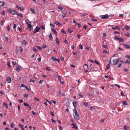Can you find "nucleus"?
<instances>
[{
  "label": "nucleus",
  "instance_id": "nucleus-1",
  "mask_svg": "<svg viewBox=\"0 0 130 130\" xmlns=\"http://www.w3.org/2000/svg\"><path fill=\"white\" fill-rule=\"evenodd\" d=\"M121 57H119L116 60L113 59V62L112 64H111L112 65H116L121 60Z\"/></svg>",
  "mask_w": 130,
  "mask_h": 130
},
{
  "label": "nucleus",
  "instance_id": "nucleus-53",
  "mask_svg": "<svg viewBox=\"0 0 130 130\" xmlns=\"http://www.w3.org/2000/svg\"><path fill=\"white\" fill-rule=\"evenodd\" d=\"M7 65L8 66V67H10V68L11 67V65L10 63H9V62H7Z\"/></svg>",
  "mask_w": 130,
  "mask_h": 130
},
{
  "label": "nucleus",
  "instance_id": "nucleus-11",
  "mask_svg": "<svg viewBox=\"0 0 130 130\" xmlns=\"http://www.w3.org/2000/svg\"><path fill=\"white\" fill-rule=\"evenodd\" d=\"M55 24L56 25H57L59 26H61V24L58 21H56L55 22Z\"/></svg>",
  "mask_w": 130,
  "mask_h": 130
},
{
  "label": "nucleus",
  "instance_id": "nucleus-37",
  "mask_svg": "<svg viewBox=\"0 0 130 130\" xmlns=\"http://www.w3.org/2000/svg\"><path fill=\"white\" fill-rule=\"evenodd\" d=\"M34 100L35 101H39V99L38 98H37L35 97L34 98Z\"/></svg>",
  "mask_w": 130,
  "mask_h": 130
},
{
  "label": "nucleus",
  "instance_id": "nucleus-19",
  "mask_svg": "<svg viewBox=\"0 0 130 130\" xmlns=\"http://www.w3.org/2000/svg\"><path fill=\"white\" fill-rule=\"evenodd\" d=\"M16 7L17 8H18L19 9L22 10L23 9V8H22L21 7H19L17 5H16Z\"/></svg>",
  "mask_w": 130,
  "mask_h": 130
},
{
  "label": "nucleus",
  "instance_id": "nucleus-2",
  "mask_svg": "<svg viewBox=\"0 0 130 130\" xmlns=\"http://www.w3.org/2000/svg\"><path fill=\"white\" fill-rule=\"evenodd\" d=\"M101 18L103 19H108L109 16L108 14H107L104 15H103L101 16Z\"/></svg>",
  "mask_w": 130,
  "mask_h": 130
},
{
  "label": "nucleus",
  "instance_id": "nucleus-55",
  "mask_svg": "<svg viewBox=\"0 0 130 130\" xmlns=\"http://www.w3.org/2000/svg\"><path fill=\"white\" fill-rule=\"evenodd\" d=\"M18 101L20 103H21L23 102V100L22 99H21L20 100H18Z\"/></svg>",
  "mask_w": 130,
  "mask_h": 130
},
{
  "label": "nucleus",
  "instance_id": "nucleus-36",
  "mask_svg": "<svg viewBox=\"0 0 130 130\" xmlns=\"http://www.w3.org/2000/svg\"><path fill=\"white\" fill-rule=\"evenodd\" d=\"M73 111L74 113H77V110L75 108L73 109Z\"/></svg>",
  "mask_w": 130,
  "mask_h": 130
},
{
  "label": "nucleus",
  "instance_id": "nucleus-12",
  "mask_svg": "<svg viewBox=\"0 0 130 130\" xmlns=\"http://www.w3.org/2000/svg\"><path fill=\"white\" fill-rule=\"evenodd\" d=\"M73 104L74 107H76L77 105V102H74L73 103Z\"/></svg>",
  "mask_w": 130,
  "mask_h": 130
},
{
  "label": "nucleus",
  "instance_id": "nucleus-6",
  "mask_svg": "<svg viewBox=\"0 0 130 130\" xmlns=\"http://www.w3.org/2000/svg\"><path fill=\"white\" fill-rule=\"evenodd\" d=\"M57 78L58 80L60 81V83H61L62 84H64V82L61 81V77L60 76H58L57 77Z\"/></svg>",
  "mask_w": 130,
  "mask_h": 130
},
{
  "label": "nucleus",
  "instance_id": "nucleus-27",
  "mask_svg": "<svg viewBox=\"0 0 130 130\" xmlns=\"http://www.w3.org/2000/svg\"><path fill=\"white\" fill-rule=\"evenodd\" d=\"M24 105L25 106L27 107H29V106L28 104L26 103L25 102L24 103Z\"/></svg>",
  "mask_w": 130,
  "mask_h": 130
},
{
  "label": "nucleus",
  "instance_id": "nucleus-60",
  "mask_svg": "<svg viewBox=\"0 0 130 130\" xmlns=\"http://www.w3.org/2000/svg\"><path fill=\"white\" fill-rule=\"evenodd\" d=\"M16 70L18 71H20V69L19 67L17 68Z\"/></svg>",
  "mask_w": 130,
  "mask_h": 130
},
{
  "label": "nucleus",
  "instance_id": "nucleus-21",
  "mask_svg": "<svg viewBox=\"0 0 130 130\" xmlns=\"http://www.w3.org/2000/svg\"><path fill=\"white\" fill-rule=\"evenodd\" d=\"M110 64H108L107 65L106 68L107 69H109L110 68Z\"/></svg>",
  "mask_w": 130,
  "mask_h": 130
},
{
  "label": "nucleus",
  "instance_id": "nucleus-8",
  "mask_svg": "<svg viewBox=\"0 0 130 130\" xmlns=\"http://www.w3.org/2000/svg\"><path fill=\"white\" fill-rule=\"evenodd\" d=\"M71 125L73 126L72 128H75V129H77V127L76 125V124L74 123H72Z\"/></svg>",
  "mask_w": 130,
  "mask_h": 130
},
{
  "label": "nucleus",
  "instance_id": "nucleus-9",
  "mask_svg": "<svg viewBox=\"0 0 130 130\" xmlns=\"http://www.w3.org/2000/svg\"><path fill=\"white\" fill-rule=\"evenodd\" d=\"M52 31L56 35V36H57V32L55 30L54 28H53L52 29Z\"/></svg>",
  "mask_w": 130,
  "mask_h": 130
},
{
  "label": "nucleus",
  "instance_id": "nucleus-18",
  "mask_svg": "<svg viewBox=\"0 0 130 130\" xmlns=\"http://www.w3.org/2000/svg\"><path fill=\"white\" fill-rule=\"evenodd\" d=\"M125 105H126L127 104V103L125 101H123L122 102Z\"/></svg>",
  "mask_w": 130,
  "mask_h": 130
},
{
  "label": "nucleus",
  "instance_id": "nucleus-45",
  "mask_svg": "<svg viewBox=\"0 0 130 130\" xmlns=\"http://www.w3.org/2000/svg\"><path fill=\"white\" fill-rule=\"evenodd\" d=\"M36 47H37V48H38L40 50H42V48H41V47L39 46H36Z\"/></svg>",
  "mask_w": 130,
  "mask_h": 130
},
{
  "label": "nucleus",
  "instance_id": "nucleus-10",
  "mask_svg": "<svg viewBox=\"0 0 130 130\" xmlns=\"http://www.w3.org/2000/svg\"><path fill=\"white\" fill-rule=\"evenodd\" d=\"M3 105L7 109H8V106L7 104L5 102H4L3 103Z\"/></svg>",
  "mask_w": 130,
  "mask_h": 130
},
{
  "label": "nucleus",
  "instance_id": "nucleus-4",
  "mask_svg": "<svg viewBox=\"0 0 130 130\" xmlns=\"http://www.w3.org/2000/svg\"><path fill=\"white\" fill-rule=\"evenodd\" d=\"M74 115V118L76 120H78L79 119V116L77 113H75Z\"/></svg>",
  "mask_w": 130,
  "mask_h": 130
},
{
  "label": "nucleus",
  "instance_id": "nucleus-31",
  "mask_svg": "<svg viewBox=\"0 0 130 130\" xmlns=\"http://www.w3.org/2000/svg\"><path fill=\"white\" fill-rule=\"evenodd\" d=\"M40 27L42 28L43 30L45 29V26H43V25H41Z\"/></svg>",
  "mask_w": 130,
  "mask_h": 130
},
{
  "label": "nucleus",
  "instance_id": "nucleus-41",
  "mask_svg": "<svg viewBox=\"0 0 130 130\" xmlns=\"http://www.w3.org/2000/svg\"><path fill=\"white\" fill-rule=\"evenodd\" d=\"M46 70L48 71H51V69L49 67H46Z\"/></svg>",
  "mask_w": 130,
  "mask_h": 130
},
{
  "label": "nucleus",
  "instance_id": "nucleus-17",
  "mask_svg": "<svg viewBox=\"0 0 130 130\" xmlns=\"http://www.w3.org/2000/svg\"><path fill=\"white\" fill-rule=\"evenodd\" d=\"M124 29L126 30H128L130 28V26H124Z\"/></svg>",
  "mask_w": 130,
  "mask_h": 130
},
{
  "label": "nucleus",
  "instance_id": "nucleus-54",
  "mask_svg": "<svg viewBox=\"0 0 130 130\" xmlns=\"http://www.w3.org/2000/svg\"><path fill=\"white\" fill-rule=\"evenodd\" d=\"M83 28L85 29H86L87 28V26L86 25H85L83 27Z\"/></svg>",
  "mask_w": 130,
  "mask_h": 130
},
{
  "label": "nucleus",
  "instance_id": "nucleus-7",
  "mask_svg": "<svg viewBox=\"0 0 130 130\" xmlns=\"http://www.w3.org/2000/svg\"><path fill=\"white\" fill-rule=\"evenodd\" d=\"M122 45L125 46V47L127 49H129L130 48V46L128 45H127L123 43Z\"/></svg>",
  "mask_w": 130,
  "mask_h": 130
},
{
  "label": "nucleus",
  "instance_id": "nucleus-43",
  "mask_svg": "<svg viewBox=\"0 0 130 130\" xmlns=\"http://www.w3.org/2000/svg\"><path fill=\"white\" fill-rule=\"evenodd\" d=\"M126 57V58H127L129 59H130V56H129V55H127Z\"/></svg>",
  "mask_w": 130,
  "mask_h": 130
},
{
  "label": "nucleus",
  "instance_id": "nucleus-20",
  "mask_svg": "<svg viewBox=\"0 0 130 130\" xmlns=\"http://www.w3.org/2000/svg\"><path fill=\"white\" fill-rule=\"evenodd\" d=\"M79 48L81 50H82L83 49V45L82 44L79 45Z\"/></svg>",
  "mask_w": 130,
  "mask_h": 130
},
{
  "label": "nucleus",
  "instance_id": "nucleus-33",
  "mask_svg": "<svg viewBox=\"0 0 130 130\" xmlns=\"http://www.w3.org/2000/svg\"><path fill=\"white\" fill-rule=\"evenodd\" d=\"M95 62L96 64L99 65H100L101 64L99 63V62L98 61H97L96 60H95Z\"/></svg>",
  "mask_w": 130,
  "mask_h": 130
},
{
  "label": "nucleus",
  "instance_id": "nucleus-39",
  "mask_svg": "<svg viewBox=\"0 0 130 130\" xmlns=\"http://www.w3.org/2000/svg\"><path fill=\"white\" fill-rule=\"evenodd\" d=\"M91 20L92 21L94 22H96L98 21L97 19H95L94 18L92 19Z\"/></svg>",
  "mask_w": 130,
  "mask_h": 130
},
{
  "label": "nucleus",
  "instance_id": "nucleus-57",
  "mask_svg": "<svg viewBox=\"0 0 130 130\" xmlns=\"http://www.w3.org/2000/svg\"><path fill=\"white\" fill-rule=\"evenodd\" d=\"M43 80H41L39 82V84H42L43 82Z\"/></svg>",
  "mask_w": 130,
  "mask_h": 130
},
{
  "label": "nucleus",
  "instance_id": "nucleus-49",
  "mask_svg": "<svg viewBox=\"0 0 130 130\" xmlns=\"http://www.w3.org/2000/svg\"><path fill=\"white\" fill-rule=\"evenodd\" d=\"M54 60H56V61H57L58 62L59 61V59H58L55 58L54 59Z\"/></svg>",
  "mask_w": 130,
  "mask_h": 130
},
{
  "label": "nucleus",
  "instance_id": "nucleus-63",
  "mask_svg": "<svg viewBox=\"0 0 130 130\" xmlns=\"http://www.w3.org/2000/svg\"><path fill=\"white\" fill-rule=\"evenodd\" d=\"M121 95L122 96H124V95L123 93V91H121Z\"/></svg>",
  "mask_w": 130,
  "mask_h": 130
},
{
  "label": "nucleus",
  "instance_id": "nucleus-22",
  "mask_svg": "<svg viewBox=\"0 0 130 130\" xmlns=\"http://www.w3.org/2000/svg\"><path fill=\"white\" fill-rule=\"evenodd\" d=\"M60 15L61 16H62L63 17H64L66 15V14L65 13H61V14H60Z\"/></svg>",
  "mask_w": 130,
  "mask_h": 130
},
{
  "label": "nucleus",
  "instance_id": "nucleus-40",
  "mask_svg": "<svg viewBox=\"0 0 130 130\" xmlns=\"http://www.w3.org/2000/svg\"><path fill=\"white\" fill-rule=\"evenodd\" d=\"M25 88L28 91L29 90V88H28L27 86H25Z\"/></svg>",
  "mask_w": 130,
  "mask_h": 130
},
{
  "label": "nucleus",
  "instance_id": "nucleus-32",
  "mask_svg": "<svg viewBox=\"0 0 130 130\" xmlns=\"http://www.w3.org/2000/svg\"><path fill=\"white\" fill-rule=\"evenodd\" d=\"M18 29L21 32V31L22 30V29L19 27H18Z\"/></svg>",
  "mask_w": 130,
  "mask_h": 130
},
{
  "label": "nucleus",
  "instance_id": "nucleus-47",
  "mask_svg": "<svg viewBox=\"0 0 130 130\" xmlns=\"http://www.w3.org/2000/svg\"><path fill=\"white\" fill-rule=\"evenodd\" d=\"M47 102H48L50 105H51L52 104V102L51 101H48L47 100H46Z\"/></svg>",
  "mask_w": 130,
  "mask_h": 130
},
{
  "label": "nucleus",
  "instance_id": "nucleus-61",
  "mask_svg": "<svg viewBox=\"0 0 130 130\" xmlns=\"http://www.w3.org/2000/svg\"><path fill=\"white\" fill-rule=\"evenodd\" d=\"M14 124H13V123H11V127L12 128H13L14 127Z\"/></svg>",
  "mask_w": 130,
  "mask_h": 130
},
{
  "label": "nucleus",
  "instance_id": "nucleus-34",
  "mask_svg": "<svg viewBox=\"0 0 130 130\" xmlns=\"http://www.w3.org/2000/svg\"><path fill=\"white\" fill-rule=\"evenodd\" d=\"M4 19H3L1 21V23H2V25L3 26L4 25V22H5V21H4V22H3Z\"/></svg>",
  "mask_w": 130,
  "mask_h": 130
},
{
  "label": "nucleus",
  "instance_id": "nucleus-28",
  "mask_svg": "<svg viewBox=\"0 0 130 130\" xmlns=\"http://www.w3.org/2000/svg\"><path fill=\"white\" fill-rule=\"evenodd\" d=\"M19 126L20 127H21V128H23V126L21 124L19 123Z\"/></svg>",
  "mask_w": 130,
  "mask_h": 130
},
{
  "label": "nucleus",
  "instance_id": "nucleus-44",
  "mask_svg": "<svg viewBox=\"0 0 130 130\" xmlns=\"http://www.w3.org/2000/svg\"><path fill=\"white\" fill-rule=\"evenodd\" d=\"M125 63H127L128 64H129L130 63V61L127 60L126 61V62Z\"/></svg>",
  "mask_w": 130,
  "mask_h": 130
},
{
  "label": "nucleus",
  "instance_id": "nucleus-26",
  "mask_svg": "<svg viewBox=\"0 0 130 130\" xmlns=\"http://www.w3.org/2000/svg\"><path fill=\"white\" fill-rule=\"evenodd\" d=\"M17 15L18 16H20L21 17V18H22L23 17V16L22 14L21 13H18Z\"/></svg>",
  "mask_w": 130,
  "mask_h": 130
},
{
  "label": "nucleus",
  "instance_id": "nucleus-3",
  "mask_svg": "<svg viewBox=\"0 0 130 130\" xmlns=\"http://www.w3.org/2000/svg\"><path fill=\"white\" fill-rule=\"evenodd\" d=\"M40 28V27L37 26L36 27V28L34 29L33 31L34 34H35L36 32H38Z\"/></svg>",
  "mask_w": 130,
  "mask_h": 130
},
{
  "label": "nucleus",
  "instance_id": "nucleus-46",
  "mask_svg": "<svg viewBox=\"0 0 130 130\" xmlns=\"http://www.w3.org/2000/svg\"><path fill=\"white\" fill-rule=\"evenodd\" d=\"M23 96H24V97H26V98H27L28 97V94H26V93H25V94H24V95H23Z\"/></svg>",
  "mask_w": 130,
  "mask_h": 130
},
{
  "label": "nucleus",
  "instance_id": "nucleus-59",
  "mask_svg": "<svg viewBox=\"0 0 130 130\" xmlns=\"http://www.w3.org/2000/svg\"><path fill=\"white\" fill-rule=\"evenodd\" d=\"M30 82H32L33 83H34L35 82V80L32 79H30Z\"/></svg>",
  "mask_w": 130,
  "mask_h": 130
},
{
  "label": "nucleus",
  "instance_id": "nucleus-29",
  "mask_svg": "<svg viewBox=\"0 0 130 130\" xmlns=\"http://www.w3.org/2000/svg\"><path fill=\"white\" fill-rule=\"evenodd\" d=\"M83 104L85 105L86 107H88V104L87 103L84 102Z\"/></svg>",
  "mask_w": 130,
  "mask_h": 130
},
{
  "label": "nucleus",
  "instance_id": "nucleus-24",
  "mask_svg": "<svg viewBox=\"0 0 130 130\" xmlns=\"http://www.w3.org/2000/svg\"><path fill=\"white\" fill-rule=\"evenodd\" d=\"M8 12H9V13H11L12 12H13V10L12 11V10L10 9V8H9L8 9Z\"/></svg>",
  "mask_w": 130,
  "mask_h": 130
},
{
  "label": "nucleus",
  "instance_id": "nucleus-23",
  "mask_svg": "<svg viewBox=\"0 0 130 130\" xmlns=\"http://www.w3.org/2000/svg\"><path fill=\"white\" fill-rule=\"evenodd\" d=\"M68 31L70 33H71L72 32V31L70 28H69L68 29Z\"/></svg>",
  "mask_w": 130,
  "mask_h": 130
},
{
  "label": "nucleus",
  "instance_id": "nucleus-35",
  "mask_svg": "<svg viewBox=\"0 0 130 130\" xmlns=\"http://www.w3.org/2000/svg\"><path fill=\"white\" fill-rule=\"evenodd\" d=\"M23 44L25 45H26L27 44V42L25 40H24L22 41Z\"/></svg>",
  "mask_w": 130,
  "mask_h": 130
},
{
  "label": "nucleus",
  "instance_id": "nucleus-51",
  "mask_svg": "<svg viewBox=\"0 0 130 130\" xmlns=\"http://www.w3.org/2000/svg\"><path fill=\"white\" fill-rule=\"evenodd\" d=\"M32 113L33 115H35L36 114V113L34 111H32Z\"/></svg>",
  "mask_w": 130,
  "mask_h": 130
},
{
  "label": "nucleus",
  "instance_id": "nucleus-25",
  "mask_svg": "<svg viewBox=\"0 0 130 130\" xmlns=\"http://www.w3.org/2000/svg\"><path fill=\"white\" fill-rule=\"evenodd\" d=\"M3 36L4 37V38L7 41H8V38L6 36H5V35H4V36Z\"/></svg>",
  "mask_w": 130,
  "mask_h": 130
},
{
  "label": "nucleus",
  "instance_id": "nucleus-14",
  "mask_svg": "<svg viewBox=\"0 0 130 130\" xmlns=\"http://www.w3.org/2000/svg\"><path fill=\"white\" fill-rule=\"evenodd\" d=\"M13 13H12V14L13 15H14V14L17 15L18 12L17 11H15V10H13Z\"/></svg>",
  "mask_w": 130,
  "mask_h": 130
},
{
  "label": "nucleus",
  "instance_id": "nucleus-38",
  "mask_svg": "<svg viewBox=\"0 0 130 130\" xmlns=\"http://www.w3.org/2000/svg\"><path fill=\"white\" fill-rule=\"evenodd\" d=\"M115 38L117 40H119V39H120V38H119L118 37L116 36L115 37Z\"/></svg>",
  "mask_w": 130,
  "mask_h": 130
},
{
  "label": "nucleus",
  "instance_id": "nucleus-50",
  "mask_svg": "<svg viewBox=\"0 0 130 130\" xmlns=\"http://www.w3.org/2000/svg\"><path fill=\"white\" fill-rule=\"evenodd\" d=\"M33 50L35 52H37V49L35 48V47H34Z\"/></svg>",
  "mask_w": 130,
  "mask_h": 130
},
{
  "label": "nucleus",
  "instance_id": "nucleus-15",
  "mask_svg": "<svg viewBox=\"0 0 130 130\" xmlns=\"http://www.w3.org/2000/svg\"><path fill=\"white\" fill-rule=\"evenodd\" d=\"M56 41L57 44H59L60 43V42L59 40L57 38H56Z\"/></svg>",
  "mask_w": 130,
  "mask_h": 130
},
{
  "label": "nucleus",
  "instance_id": "nucleus-30",
  "mask_svg": "<svg viewBox=\"0 0 130 130\" xmlns=\"http://www.w3.org/2000/svg\"><path fill=\"white\" fill-rule=\"evenodd\" d=\"M30 10L31 12H33L34 13H36V12L34 10V9L31 8Z\"/></svg>",
  "mask_w": 130,
  "mask_h": 130
},
{
  "label": "nucleus",
  "instance_id": "nucleus-64",
  "mask_svg": "<svg viewBox=\"0 0 130 130\" xmlns=\"http://www.w3.org/2000/svg\"><path fill=\"white\" fill-rule=\"evenodd\" d=\"M76 25L78 26V27L79 28L81 26V25L80 24H79L78 23H76Z\"/></svg>",
  "mask_w": 130,
  "mask_h": 130
},
{
  "label": "nucleus",
  "instance_id": "nucleus-52",
  "mask_svg": "<svg viewBox=\"0 0 130 130\" xmlns=\"http://www.w3.org/2000/svg\"><path fill=\"white\" fill-rule=\"evenodd\" d=\"M115 28L116 29H117L118 30H120V28H119L117 26H115Z\"/></svg>",
  "mask_w": 130,
  "mask_h": 130
},
{
  "label": "nucleus",
  "instance_id": "nucleus-13",
  "mask_svg": "<svg viewBox=\"0 0 130 130\" xmlns=\"http://www.w3.org/2000/svg\"><path fill=\"white\" fill-rule=\"evenodd\" d=\"M50 39L52 41L53 39V37L52 36V34L51 33L50 34V35L49 36Z\"/></svg>",
  "mask_w": 130,
  "mask_h": 130
},
{
  "label": "nucleus",
  "instance_id": "nucleus-48",
  "mask_svg": "<svg viewBox=\"0 0 130 130\" xmlns=\"http://www.w3.org/2000/svg\"><path fill=\"white\" fill-rule=\"evenodd\" d=\"M86 14V13H84L82 15L84 16V18H86V17H87V16L86 15H85V14Z\"/></svg>",
  "mask_w": 130,
  "mask_h": 130
},
{
  "label": "nucleus",
  "instance_id": "nucleus-62",
  "mask_svg": "<svg viewBox=\"0 0 130 130\" xmlns=\"http://www.w3.org/2000/svg\"><path fill=\"white\" fill-rule=\"evenodd\" d=\"M50 113L51 115H52L53 116H54V115L53 112H52V111H51L50 112Z\"/></svg>",
  "mask_w": 130,
  "mask_h": 130
},
{
  "label": "nucleus",
  "instance_id": "nucleus-5",
  "mask_svg": "<svg viewBox=\"0 0 130 130\" xmlns=\"http://www.w3.org/2000/svg\"><path fill=\"white\" fill-rule=\"evenodd\" d=\"M6 81L7 82V83H10L11 82V79L9 77H7L6 78Z\"/></svg>",
  "mask_w": 130,
  "mask_h": 130
},
{
  "label": "nucleus",
  "instance_id": "nucleus-42",
  "mask_svg": "<svg viewBox=\"0 0 130 130\" xmlns=\"http://www.w3.org/2000/svg\"><path fill=\"white\" fill-rule=\"evenodd\" d=\"M120 42H122L124 41V39L122 38H120L119 39V40Z\"/></svg>",
  "mask_w": 130,
  "mask_h": 130
},
{
  "label": "nucleus",
  "instance_id": "nucleus-16",
  "mask_svg": "<svg viewBox=\"0 0 130 130\" xmlns=\"http://www.w3.org/2000/svg\"><path fill=\"white\" fill-rule=\"evenodd\" d=\"M27 24L28 25V28H27V29L30 27H31V28H32V26L29 23H27Z\"/></svg>",
  "mask_w": 130,
  "mask_h": 130
},
{
  "label": "nucleus",
  "instance_id": "nucleus-56",
  "mask_svg": "<svg viewBox=\"0 0 130 130\" xmlns=\"http://www.w3.org/2000/svg\"><path fill=\"white\" fill-rule=\"evenodd\" d=\"M16 24H14L13 25V28L14 29H15L16 28Z\"/></svg>",
  "mask_w": 130,
  "mask_h": 130
},
{
  "label": "nucleus",
  "instance_id": "nucleus-58",
  "mask_svg": "<svg viewBox=\"0 0 130 130\" xmlns=\"http://www.w3.org/2000/svg\"><path fill=\"white\" fill-rule=\"evenodd\" d=\"M7 30H8V31L9 32V31H10V29L9 28V25H8L7 27Z\"/></svg>",
  "mask_w": 130,
  "mask_h": 130
}]
</instances>
